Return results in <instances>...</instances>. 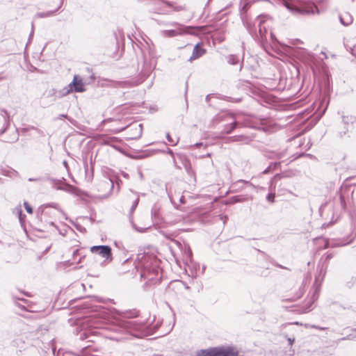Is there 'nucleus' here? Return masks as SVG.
Wrapping results in <instances>:
<instances>
[{
    "mask_svg": "<svg viewBox=\"0 0 356 356\" xmlns=\"http://www.w3.org/2000/svg\"><path fill=\"white\" fill-rule=\"evenodd\" d=\"M136 259V268L140 269V277L146 280L145 285L156 284L161 280L162 272L155 255L140 250Z\"/></svg>",
    "mask_w": 356,
    "mask_h": 356,
    "instance_id": "obj_1",
    "label": "nucleus"
},
{
    "mask_svg": "<svg viewBox=\"0 0 356 356\" xmlns=\"http://www.w3.org/2000/svg\"><path fill=\"white\" fill-rule=\"evenodd\" d=\"M283 5L294 15H310L319 13L320 9L325 10L328 0H317L318 5L304 0H282Z\"/></svg>",
    "mask_w": 356,
    "mask_h": 356,
    "instance_id": "obj_2",
    "label": "nucleus"
},
{
    "mask_svg": "<svg viewBox=\"0 0 356 356\" xmlns=\"http://www.w3.org/2000/svg\"><path fill=\"white\" fill-rule=\"evenodd\" d=\"M196 356H238V351L232 346H217L202 349Z\"/></svg>",
    "mask_w": 356,
    "mask_h": 356,
    "instance_id": "obj_3",
    "label": "nucleus"
},
{
    "mask_svg": "<svg viewBox=\"0 0 356 356\" xmlns=\"http://www.w3.org/2000/svg\"><path fill=\"white\" fill-rule=\"evenodd\" d=\"M135 319L137 318V321L135 320V338H143L145 337L150 336L153 334V332L155 331L158 326V323L156 325H154L152 327H146V330L141 331V333H136V332H140V327H136L137 325H143L145 323H147L149 314L147 312H143L142 316H140V312L135 310Z\"/></svg>",
    "mask_w": 356,
    "mask_h": 356,
    "instance_id": "obj_4",
    "label": "nucleus"
},
{
    "mask_svg": "<svg viewBox=\"0 0 356 356\" xmlns=\"http://www.w3.org/2000/svg\"><path fill=\"white\" fill-rule=\"evenodd\" d=\"M85 90L82 79L78 75H74L72 81L62 90L56 92L55 95L57 97H62L73 92H82Z\"/></svg>",
    "mask_w": 356,
    "mask_h": 356,
    "instance_id": "obj_5",
    "label": "nucleus"
},
{
    "mask_svg": "<svg viewBox=\"0 0 356 356\" xmlns=\"http://www.w3.org/2000/svg\"><path fill=\"white\" fill-rule=\"evenodd\" d=\"M83 332H80V339L81 340L86 339L89 337L88 330L92 327L101 328L102 323L98 318L91 316L85 317L80 323Z\"/></svg>",
    "mask_w": 356,
    "mask_h": 356,
    "instance_id": "obj_6",
    "label": "nucleus"
},
{
    "mask_svg": "<svg viewBox=\"0 0 356 356\" xmlns=\"http://www.w3.org/2000/svg\"><path fill=\"white\" fill-rule=\"evenodd\" d=\"M217 120L219 122L225 121L229 122L225 125L223 131V132L227 134H230L233 130H234L238 124L234 118V115L229 113H222L219 114L217 117Z\"/></svg>",
    "mask_w": 356,
    "mask_h": 356,
    "instance_id": "obj_7",
    "label": "nucleus"
},
{
    "mask_svg": "<svg viewBox=\"0 0 356 356\" xmlns=\"http://www.w3.org/2000/svg\"><path fill=\"white\" fill-rule=\"evenodd\" d=\"M90 252L97 254L106 260H112L111 248L108 245H94L90 248Z\"/></svg>",
    "mask_w": 356,
    "mask_h": 356,
    "instance_id": "obj_8",
    "label": "nucleus"
},
{
    "mask_svg": "<svg viewBox=\"0 0 356 356\" xmlns=\"http://www.w3.org/2000/svg\"><path fill=\"white\" fill-rule=\"evenodd\" d=\"M152 67L150 64L145 63L143 68L137 80H135V85L143 83L152 73Z\"/></svg>",
    "mask_w": 356,
    "mask_h": 356,
    "instance_id": "obj_9",
    "label": "nucleus"
},
{
    "mask_svg": "<svg viewBox=\"0 0 356 356\" xmlns=\"http://www.w3.org/2000/svg\"><path fill=\"white\" fill-rule=\"evenodd\" d=\"M225 59L227 62L232 65H238L239 69L241 71L243 68V55H235V54H229L225 56Z\"/></svg>",
    "mask_w": 356,
    "mask_h": 356,
    "instance_id": "obj_10",
    "label": "nucleus"
},
{
    "mask_svg": "<svg viewBox=\"0 0 356 356\" xmlns=\"http://www.w3.org/2000/svg\"><path fill=\"white\" fill-rule=\"evenodd\" d=\"M63 0H58V6L56 10H51L47 12L38 13L35 15V17L38 18H44L52 16L55 14V13L61 7L63 4Z\"/></svg>",
    "mask_w": 356,
    "mask_h": 356,
    "instance_id": "obj_11",
    "label": "nucleus"
},
{
    "mask_svg": "<svg viewBox=\"0 0 356 356\" xmlns=\"http://www.w3.org/2000/svg\"><path fill=\"white\" fill-rule=\"evenodd\" d=\"M204 54V50L200 47L199 44H196L193 50L192 56L190 57L189 60L197 59Z\"/></svg>",
    "mask_w": 356,
    "mask_h": 356,
    "instance_id": "obj_12",
    "label": "nucleus"
},
{
    "mask_svg": "<svg viewBox=\"0 0 356 356\" xmlns=\"http://www.w3.org/2000/svg\"><path fill=\"white\" fill-rule=\"evenodd\" d=\"M183 260L186 264L192 261V251L188 245H184Z\"/></svg>",
    "mask_w": 356,
    "mask_h": 356,
    "instance_id": "obj_13",
    "label": "nucleus"
},
{
    "mask_svg": "<svg viewBox=\"0 0 356 356\" xmlns=\"http://www.w3.org/2000/svg\"><path fill=\"white\" fill-rule=\"evenodd\" d=\"M152 217L156 222H159L162 218L160 215V207L155 204L152 207Z\"/></svg>",
    "mask_w": 356,
    "mask_h": 356,
    "instance_id": "obj_14",
    "label": "nucleus"
},
{
    "mask_svg": "<svg viewBox=\"0 0 356 356\" xmlns=\"http://www.w3.org/2000/svg\"><path fill=\"white\" fill-rule=\"evenodd\" d=\"M340 22L344 26H348L353 23V17L348 13H344L339 16Z\"/></svg>",
    "mask_w": 356,
    "mask_h": 356,
    "instance_id": "obj_15",
    "label": "nucleus"
},
{
    "mask_svg": "<svg viewBox=\"0 0 356 356\" xmlns=\"http://www.w3.org/2000/svg\"><path fill=\"white\" fill-rule=\"evenodd\" d=\"M183 33H184L183 28H179L177 29L164 31L163 35L166 37H174L177 35L182 34Z\"/></svg>",
    "mask_w": 356,
    "mask_h": 356,
    "instance_id": "obj_16",
    "label": "nucleus"
},
{
    "mask_svg": "<svg viewBox=\"0 0 356 356\" xmlns=\"http://www.w3.org/2000/svg\"><path fill=\"white\" fill-rule=\"evenodd\" d=\"M258 21H259V34L261 38V40H264V38L266 37V27H264L263 26V23L264 22V21L262 19V18L261 17H258Z\"/></svg>",
    "mask_w": 356,
    "mask_h": 356,
    "instance_id": "obj_17",
    "label": "nucleus"
},
{
    "mask_svg": "<svg viewBox=\"0 0 356 356\" xmlns=\"http://www.w3.org/2000/svg\"><path fill=\"white\" fill-rule=\"evenodd\" d=\"M232 141L234 142H243L245 144H248L251 141V138L248 136L243 135L234 136L231 138Z\"/></svg>",
    "mask_w": 356,
    "mask_h": 356,
    "instance_id": "obj_18",
    "label": "nucleus"
},
{
    "mask_svg": "<svg viewBox=\"0 0 356 356\" xmlns=\"http://www.w3.org/2000/svg\"><path fill=\"white\" fill-rule=\"evenodd\" d=\"M138 108H141V109H139L136 113H145L150 110V108L148 107V106L144 102H142L141 104H140L139 103H137V104L135 103V111L136 110H138Z\"/></svg>",
    "mask_w": 356,
    "mask_h": 356,
    "instance_id": "obj_19",
    "label": "nucleus"
},
{
    "mask_svg": "<svg viewBox=\"0 0 356 356\" xmlns=\"http://www.w3.org/2000/svg\"><path fill=\"white\" fill-rule=\"evenodd\" d=\"M2 112H3V113L1 114V115H2V118H3L4 124H5L6 127L0 131V135H1L3 133H4V131L7 129V127L9 126V122H10V117H9L8 112L6 111H3Z\"/></svg>",
    "mask_w": 356,
    "mask_h": 356,
    "instance_id": "obj_20",
    "label": "nucleus"
},
{
    "mask_svg": "<svg viewBox=\"0 0 356 356\" xmlns=\"http://www.w3.org/2000/svg\"><path fill=\"white\" fill-rule=\"evenodd\" d=\"M342 122L345 124H353L356 123V117L354 115H343L342 117Z\"/></svg>",
    "mask_w": 356,
    "mask_h": 356,
    "instance_id": "obj_21",
    "label": "nucleus"
},
{
    "mask_svg": "<svg viewBox=\"0 0 356 356\" xmlns=\"http://www.w3.org/2000/svg\"><path fill=\"white\" fill-rule=\"evenodd\" d=\"M143 133V124H139L138 127H135V140L140 138Z\"/></svg>",
    "mask_w": 356,
    "mask_h": 356,
    "instance_id": "obj_22",
    "label": "nucleus"
},
{
    "mask_svg": "<svg viewBox=\"0 0 356 356\" xmlns=\"http://www.w3.org/2000/svg\"><path fill=\"white\" fill-rule=\"evenodd\" d=\"M163 8H173V10L175 11H179L181 10H182V7L181 6H176V7H174L173 5L170 3V2H163Z\"/></svg>",
    "mask_w": 356,
    "mask_h": 356,
    "instance_id": "obj_23",
    "label": "nucleus"
},
{
    "mask_svg": "<svg viewBox=\"0 0 356 356\" xmlns=\"http://www.w3.org/2000/svg\"><path fill=\"white\" fill-rule=\"evenodd\" d=\"M243 23L245 25L247 29L250 32V34H252L254 32L253 26H252L251 23L248 22L247 19L243 20Z\"/></svg>",
    "mask_w": 356,
    "mask_h": 356,
    "instance_id": "obj_24",
    "label": "nucleus"
},
{
    "mask_svg": "<svg viewBox=\"0 0 356 356\" xmlns=\"http://www.w3.org/2000/svg\"><path fill=\"white\" fill-rule=\"evenodd\" d=\"M222 99L224 100H226V101H228L230 102H235V103H237V102H239L241 101V98H233V97H227V96H225Z\"/></svg>",
    "mask_w": 356,
    "mask_h": 356,
    "instance_id": "obj_25",
    "label": "nucleus"
},
{
    "mask_svg": "<svg viewBox=\"0 0 356 356\" xmlns=\"http://www.w3.org/2000/svg\"><path fill=\"white\" fill-rule=\"evenodd\" d=\"M167 140L172 144V145H176L179 143V138L174 140L171 138L170 134H166Z\"/></svg>",
    "mask_w": 356,
    "mask_h": 356,
    "instance_id": "obj_26",
    "label": "nucleus"
},
{
    "mask_svg": "<svg viewBox=\"0 0 356 356\" xmlns=\"http://www.w3.org/2000/svg\"><path fill=\"white\" fill-rule=\"evenodd\" d=\"M245 200V197L240 196V195H237V196H234L232 198V202H233V203L241 202H243Z\"/></svg>",
    "mask_w": 356,
    "mask_h": 356,
    "instance_id": "obj_27",
    "label": "nucleus"
},
{
    "mask_svg": "<svg viewBox=\"0 0 356 356\" xmlns=\"http://www.w3.org/2000/svg\"><path fill=\"white\" fill-rule=\"evenodd\" d=\"M24 207L29 213H33V209L27 202H24Z\"/></svg>",
    "mask_w": 356,
    "mask_h": 356,
    "instance_id": "obj_28",
    "label": "nucleus"
},
{
    "mask_svg": "<svg viewBox=\"0 0 356 356\" xmlns=\"http://www.w3.org/2000/svg\"><path fill=\"white\" fill-rule=\"evenodd\" d=\"M277 165V163H271L267 168H266L264 171H263V174H268L269 173L270 171H271V167L273 165L274 167H275L276 165Z\"/></svg>",
    "mask_w": 356,
    "mask_h": 356,
    "instance_id": "obj_29",
    "label": "nucleus"
},
{
    "mask_svg": "<svg viewBox=\"0 0 356 356\" xmlns=\"http://www.w3.org/2000/svg\"><path fill=\"white\" fill-rule=\"evenodd\" d=\"M167 191H168V196L170 197V200L172 202H174L175 200H176V196L172 195V191H171V189H168L167 188Z\"/></svg>",
    "mask_w": 356,
    "mask_h": 356,
    "instance_id": "obj_30",
    "label": "nucleus"
},
{
    "mask_svg": "<svg viewBox=\"0 0 356 356\" xmlns=\"http://www.w3.org/2000/svg\"><path fill=\"white\" fill-rule=\"evenodd\" d=\"M15 212L17 213V214L19 216V220L22 221V210L21 209V207H18L17 208L15 209Z\"/></svg>",
    "mask_w": 356,
    "mask_h": 356,
    "instance_id": "obj_31",
    "label": "nucleus"
},
{
    "mask_svg": "<svg viewBox=\"0 0 356 356\" xmlns=\"http://www.w3.org/2000/svg\"><path fill=\"white\" fill-rule=\"evenodd\" d=\"M266 199L268 202H274L275 200V195L273 193L268 194Z\"/></svg>",
    "mask_w": 356,
    "mask_h": 356,
    "instance_id": "obj_32",
    "label": "nucleus"
},
{
    "mask_svg": "<svg viewBox=\"0 0 356 356\" xmlns=\"http://www.w3.org/2000/svg\"><path fill=\"white\" fill-rule=\"evenodd\" d=\"M307 327L317 329V330H324L326 329L325 327H320L318 325H307Z\"/></svg>",
    "mask_w": 356,
    "mask_h": 356,
    "instance_id": "obj_33",
    "label": "nucleus"
},
{
    "mask_svg": "<svg viewBox=\"0 0 356 356\" xmlns=\"http://www.w3.org/2000/svg\"><path fill=\"white\" fill-rule=\"evenodd\" d=\"M350 218H351L352 225L356 227V216L351 214Z\"/></svg>",
    "mask_w": 356,
    "mask_h": 356,
    "instance_id": "obj_34",
    "label": "nucleus"
},
{
    "mask_svg": "<svg viewBox=\"0 0 356 356\" xmlns=\"http://www.w3.org/2000/svg\"><path fill=\"white\" fill-rule=\"evenodd\" d=\"M340 201H341V206L343 209H345L346 207V203H345V200H344V198L341 195L340 197Z\"/></svg>",
    "mask_w": 356,
    "mask_h": 356,
    "instance_id": "obj_35",
    "label": "nucleus"
},
{
    "mask_svg": "<svg viewBox=\"0 0 356 356\" xmlns=\"http://www.w3.org/2000/svg\"><path fill=\"white\" fill-rule=\"evenodd\" d=\"M286 339H287V341H288V342H289V344L290 346H292V345H293V342H294V341H295V339H294V338H291V337H287V338H286Z\"/></svg>",
    "mask_w": 356,
    "mask_h": 356,
    "instance_id": "obj_36",
    "label": "nucleus"
},
{
    "mask_svg": "<svg viewBox=\"0 0 356 356\" xmlns=\"http://www.w3.org/2000/svg\"><path fill=\"white\" fill-rule=\"evenodd\" d=\"M237 183L240 184V183H242V184H250V185H252V184L248 181H245V180H243V179H240L237 181Z\"/></svg>",
    "mask_w": 356,
    "mask_h": 356,
    "instance_id": "obj_37",
    "label": "nucleus"
},
{
    "mask_svg": "<svg viewBox=\"0 0 356 356\" xmlns=\"http://www.w3.org/2000/svg\"><path fill=\"white\" fill-rule=\"evenodd\" d=\"M186 170L187 172H188L189 175H192V174H193V172L192 171V170H191V167L186 166Z\"/></svg>",
    "mask_w": 356,
    "mask_h": 356,
    "instance_id": "obj_38",
    "label": "nucleus"
},
{
    "mask_svg": "<svg viewBox=\"0 0 356 356\" xmlns=\"http://www.w3.org/2000/svg\"><path fill=\"white\" fill-rule=\"evenodd\" d=\"M179 202L181 204H184L185 203V198H184V196H181L179 197Z\"/></svg>",
    "mask_w": 356,
    "mask_h": 356,
    "instance_id": "obj_39",
    "label": "nucleus"
},
{
    "mask_svg": "<svg viewBox=\"0 0 356 356\" xmlns=\"http://www.w3.org/2000/svg\"><path fill=\"white\" fill-rule=\"evenodd\" d=\"M332 257H333L332 254L329 253V254H327L326 255V257H325V259H326V260H329V259H330L331 258H332Z\"/></svg>",
    "mask_w": 356,
    "mask_h": 356,
    "instance_id": "obj_40",
    "label": "nucleus"
},
{
    "mask_svg": "<svg viewBox=\"0 0 356 356\" xmlns=\"http://www.w3.org/2000/svg\"><path fill=\"white\" fill-rule=\"evenodd\" d=\"M122 175L124 178H126V179H128V178H129V175H128L127 173L124 172H122Z\"/></svg>",
    "mask_w": 356,
    "mask_h": 356,
    "instance_id": "obj_41",
    "label": "nucleus"
},
{
    "mask_svg": "<svg viewBox=\"0 0 356 356\" xmlns=\"http://www.w3.org/2000/svg\"><path fill=\"white\" fill-rule=\"evenodd\" d=\"M167 152H168L169 154H170L172 157L174 156V153H173V152L172 151V149H168Z\"/></svg>",
    "mask_w": 356,
    "mask_h": 356,
    "instance_id": "obj_42",
    "label": "nucleus"
},
{
    "mask_svg": "<svg viewBox=\"0 0 356 356\" xmlns=\"http://www.w3.org/2000/svg\"><path fill=\"white\" fill-rule=\"evenodd\" d=\"M31 129H34V130H36L39 134H42V131H41L40 130L35 128L34 127H32L31 128H30Z\"/></svg>",
    "mask_w": 356,
    "mask_h": 356,
    "instance_id": "obj_43",
    "label": "nucleus"
},
{
    "mask_svg": "<svg viewBox=\"0 0 356 356\" xmlns=\"http://www.w3.org/2000/svg\"><path fill=\"white\" fill-rule=\"evenodd\" d=\"M170 25L171 26H180L178 23L177 22H172V23H170Z\"/></svg>",
    "mask_w": 356,
    "mask_h": 356,
    "instance_id": "obj_44",
    "label": "nucleus"
},
{
    "mask_svg": "<svg viewBox=\"0 0 356 356\" xmlns=\"http://www.w3.org/2000/svg\"><path fill=\"white\" fill-rule=\"evenodd\" d=\"M227 218V216H222V217H221V219H222V220H223V222H224V223H225V220H226Z\"/></svg>",
    "mask_w": 356,
    "mask_h": 356,
    "instance_id": "obj_45",
    "label": "nucleus"
},
{
    "mask_svg": "<svg viewBox=\"0 0 356 356\" xmlns=\"http://www.w3.org/2000/svg\"><path fill=\"white\" fill-rule=\"evenodd\" d=\"M106 183H107L108 184H111V187H113V186L112 181L109 180V181H108Z\"/></svg>",
    "mask_w": 356,
    "mask_h": 356,
    "instance_id": "obj_46",
    "label": "nucleus"
},
{
    "mask_svg": "<svg viewBox=\"0 0 356 356\" xmlns=\"http://www.w3.org/2000/svg\"><path fill=\"white\" fill-rule=\"evenodd\" d=\"M138 175H139L140 179H143V174L140 171H138Z\"/></svg>",
    "mask_w": 356,
    "mask_h": 356,
    "instance_id": "obj_47",
    "label": "nucleus"
},
{
    "mask_svg": "<svg viewBox=\"0 0 356 356\" xmlns=\"http://www.w3.org/2000/svg\"><path fill=\"white\" fill-rule=\"evenodd\" d=\"M173 326H174V324H173L172 325H171V326H170V327H169V331H168V332H170L172 330Z\"/></svg>",
    "mask_w": 356,
    "mask_h": 356,
    "instance_id": "obj_48",
    "label": "nucleus"
},
{
    "mask_svg": "<svg viewBox=\"0 0 356 356\" xmlns=\"http://www.w3.org/2000/svg\"><path fill=\"white\" fill-rule=\"evenodd\" d=\"M270 37H271V39L273 40H274V35H273V34L272 33H270Z\"/></svg>",
    "mask_w": 356,
    "mask_h": 356,
    "instance_id": "obj_49",
    "label": "nucleus"
},
{
    "mask_svg": "<svg viewBox=\"0 0 356 356\" xmlns=\"http://www.w3.org/2000/svg\"><path fill=\"white\" fill-rule=\"evenodd\" d=\"M130 211H131V212H132L134 211V205L131 206Z\"/></svg>",
    "mask_w": 356,
    "mask_h": 356,
    "instance_id": "obj_50",
    "label": "nucleus"
},
{
    "mask_svg": "<svg viewBox=\"0 0 356 356\" xmlns=\"http://www.w3.org/2000/svg\"><path fill=\"white\" fill-rule=\"evenodd\" d=\"M140 156H138V155H136V154H135V156H134V158H135V159L140 158Z\"/></svg>",
    "mask_w": 356,
    "mask_h": 356,
    "instance_id": "obj_51",
    "label": "nucleus"
},
{
    "mask_svg": "<svg viewBox=\"0 0 356 356\" xmlns=\"http://www.w3.org/2000/svg\"><path fill=\"white\" fill-rule=\"evenodd\" d=\"M152 356H163V355H159V354H154Z\"/></svg>",
    "mask_w": 356,
    "mask_h": 356,
    "instance_id": "obj_52",
    "label": "nucleus"
},
{
    "mask_svg": "<svg viewBox=\"0 0 356 356\" xmlns=\"http://www.w3.org/2000/svg\"><path fill=\"white\" fill-rule=\"evenodd\" d=\"M60 116H61L62 118H67V115H64V114L61 115Z\"/></svg>",
    "mask_w": 356,
    "mask_h": 356,
    "instance_id": "obj_53",
    "label": "nucleus"
},
{
    "mask_svg": "<svg viewBox=\"0 0 356 356\" xmlns=\"http://www.w3.org/2000/svg\"><path fill=\"white\" fill-rule=\"evenodd\" d=\"M137 204H138V200H135V204H134L135 207H136Z\"/></svg>",
    "mask_w": 356,
    "mask_h": 356,
    "instance_id": "obj_54",
    "label": "nucleus"
},
{
    "mask_svg": "<svg viewBox=\"0 0 356 356\" xmlns=\"http://www.w3.org/2000/svg\"><path fill=\"white\" fill-rule=\"evenodd\" d=\"M167 333H163V334H160L158 337H160V336H163V335H165Z\"/></svg>",
    "mask_w": 356,
    "mask_h": 356,
    "instance_id": "obj_55",
    "label": "nucleus"
},
{
    "mask_svg": "<svg viewBox=\"0 0 356 356\" xmlns=\"http://www.w3.org/2000/svg\"><path fill=\"white\" fill-rule=\"evenodd\" d=\"M78 251H79L78 250H74V254H76L78 252Z\"/></svg>",
    "mask_w": 356,
    "mask_h": 356,
    "instance_id": "obj_56",
    "label": "nucleus"
},
{
    "mask_svg": "<svg viewBox=\"0 0 356 356\" xmlns=\"http://www.w3.org/2000/svg\"><path fill=\"white\" fill-rule=\"evenodd\" d=\"M209 95H207V97H206V100L207 101L208 99H209Z\"/></svg>",
    "mask_w": 356,
    "mask_h": 356,
    "instance_id": "obj_57",
    "label": "nucleus"
},
{
    "mask_svg": "<svg viewBox=\"0 0 356 356\" xmlns=\"http://www.w3.org/2000/svg\"><path fill=\"white\" fill-rule=\"evenodd\" d=\"M34 180H35V179H31V178H30V179H29V181H34Z\"/></svg>",
    "mask_w": 356,
    "mask_h": 356,
    "instance_id": "obj_58",
    "label": "nucleus"
},
{
    "mask_svg": "<svg viewBox=\"0 0 356 356\" xmlns=\"http://www.w3.org/2000/svg\"><path fill=\"white\" fill-rule=\"evenodd\" d=\"M170 12L166 10V11H163V13H169Z\"/></svg>",
    "mask_w": 356,
    "mask_h": 356,
    "instance_id": "obj_59",
    "label": "nucleus"
},
{
    "mask_svg": "<svg viewBox=\"0 0 356 356\" xmlns=\"http://www.w3.org/2000/svg\"><path fill=\"white\" fill-rule=\"evenodd\" d=\"M210 156H211V154L209 153L207 154V156L209 157Z\"/></svg>",
    "mask_w": 356,
    "mask_h": 356,
    "instance_id": "obj_60",
    "label": "nucleus"
},
{
    "mask_svg": "<svg viewBox=\"0 0 356 356\" xmlns=\"http://www.w3.org/2000/svg\"><path fill=\"white\" fill-rule=\"evenodd\" d=\"M134 44H135V45H138V44H137V42H136V40H135V42H134Z\"/></svg>",
    "mask_w": 356,
    "mask_h": 356,
    "instance_id": "obj_61",
    "label": "nucleus"
},
{
    "mask_svg": "<svg viewBox=\"0 0 356 356\" xmlns=\"http://www.w3.org/2000/svg\"><path fill=\"white\" fill-rule=\"evenodd\" d=\"M3 79H4L3 77L0 76V80H2Z\"/></svg>",
    "mask_w": 356,
    "mask_h": 356,
    "instance_id": "obj_62",
    "label": "nucleus"
},
{
    "mask_svg": "<svg viewBox=\"0 0 356 356\" xmlns=\"http://www.w3.org/2000/svg\"><path fill=\"white\" fill-rule=\"evenodd\" d=\"M33 31L32 30V32H31V35H33Z\"/></svg>",
    "mask_w": 356,
    "mask_h": 356,
    "instance_id": "obj_63",
    "label": "nucleus"
}]
</instances>
